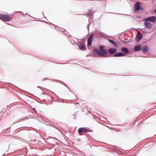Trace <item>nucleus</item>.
Masks as SVG:
<instances>
[{
    "label": "nucleus",
    "instance_id": "obj_8",
    "mask_svg": "<svg viewBox=\"0 0 156 156\" xmlns=\"http://www.w3.org/2000/svg\"><path fill=\"white\" fill-rule=\"evenodd\" d=\"M116 51V50L114 48H110L108 50V52L110 54H113Z\"/></svg>",
    "mask_w": 156,
    "mask_h": 156
},
{
    "label": "nucleus",
    "instance_id": "obj_2",
    "mask_svg": "<svg viewBox=\"0 0 156 156\" xmlns=\"http://www.w3.org/2000/svg\"><path fill=\"white\" fill-rule=\"evenodd\" d=\"M0 18L5 21H10L11 19V18L9 16L2 14H0Z\"/></svg>",
    "mask_w": 156,
    "mask_h": 156
},
{
    "label": "nucleus",
    "instance_id": "obj_3",
    "mask_svg": "<svg viewBox=\"0 0 156 156\" xmlns=\"http://www.w3.org/2000/svg\"><path fill=\"white\" fill-rule=\"evenodd\" d=\"M144 20L146 21H149L151 22H155L156 21V16H152L146 18Z\"/></svg>",
    "mask_w": 156,
    "mask_h": 156
},
{
    "label": "nucleus",
    "instance_id": "obj_13",
    "mask_svg": "<svg viewBox=\"0 0 156 156\" xmlns=\"http://www.w3.org/2000/svg\"><path fill=\"white\" fill-rule=\"evenodd\" d=\"M122 50L125 53H127L128 52V50L126 48L124 47L122 48Z\"/></svg>",
    "mask_w": 156,
    "mask_h": 156
},
{
    "label": "nucleus",
    "instance_id": "obj_10",
    "mask_svg": "<svg viewBox=\"0 0 156 156\" xmlns=\"http://www.w3.org/2000/svg\"><path fill=\"white\" fill-rule=\"evenodd\" d=\"M80 49L81 50H85L86 48L83 44H80L78 45Z\"/></svg>",
    "mask_w": 156,
    "mask_h": 156
},
{
    "label": "nucleus",
    "instance_id": "obj_5",
    "mask_svg": "<svg viewBox=\"0 0 156 156\" xmlns=\"http://www.w3.org/2000/svg\"><path fill=\"white\" fill-rule=\"evenodd\" d=\"M87 131V130L84 128H80L79 129L78 133L80 135H82L83 133Z\"/></svg>",
    "mask_w": 156,
    "mask_h": 156
},
{
    "label": "nucleus",
    "instance_id": "obj_6",
    "mask_svg": "<svg viewBox=\"0 0 156 156\" xmlns=\"http://www.w3.org/2000/svg\"><path fill=\"white\" fill-rule=\"evenodd\" d=\"M142 50L144 53H147L149 52V48L148 46L144 45L143 47Z\"/></svg>",
    "mask_w": 156,
    "mask_h": 156
},
{
    "label": "nucleus",
    "instance_id": "obj_17",
    "mask_svg": "<svg viewBox=\"0 0 156 156\" xmlns=\"http://www.w3.org/2000/svg\"><path fill=\"white\" fill-rule=\"evenodd\" d=\"M155 12L156 13V10H155Z\"/></svg>",
    "mask_w": 156,
    "mask_h": 156
},
{
    "label": "nucleus",
    "instance_id": "obj_15",
    "mask_svg": "<svg viewBox=\"0 0 156 156\" xmlns=\"http://www.w3.org/2000/svg\"><path fill=\"white\" fill-rule=\"evenodd\" d=\"M142 37L141 35H137L136 37V40L138 41L141 39Z\"/></svg>",
    "mask_w": 156,
    "mask_h": 156
},
{
    "label": "nucleus",
    "instance_id": "obj_12",
    "mask_svg": "<svg viewBox=\"0 0 156 156\" xmlns=\"http://www.w3.org/2000/svg\"><path fill=\"white\" fill-rule=\"evenodd\" d=\"M108 41L113 44L115 47H117V44L115 42L110 39H108Z\"/></svg>",
    "mask_w": 156,
    "mask_h": 156
},
{
    "label": "nucleus",
    "instance_id": "obj_7",
    "mask_svg": "<svg viewBox=\"0 0 156 156\" xmlns=\"http://www.w3.org/2000/svg\"><path fill=\"white\" fill-rule=\"evenodd\" d=\"M142 47L141 45H136L134 48V50L135 51H139L141 50Z\"/></svg>",
    "mask_w": 156,
    "mask_h": 156
},
{
    "label": "nucleus",
    "instance_id": "obj_14",
    "mask_svg": "<svg viewBox=\"0 0 156 156\" xmlns=\"http://www.w3.org/2000/svg\"><path fill=\"white\" fill-rule=\"evenodd\" d=\"M124 54L122 53H116L115 54V56L119 57V56H123L124 55Z\"/></svg>",
    "mask_w": 156,
    "mask_h": 156
},
{
    "label": "nucleus",
    "instance_id": "obj_11",
    "mask_svg": "<svg viewBox=\"0 0 156 156\" xmlns=\"http://www.w3.org/2000/svg\"><path fill=\"white\" fill-rule=\"evenodd\" d=\"M92 40L90 38H89L87 40L88 48H89V46L90 47L92 43Z\"/></svg>",
    "mask_w": 156,
    "mask_h": 156
},
{
    "label": "nucleus",
    "instance_id": "obj_9",
    "mask_svg": "<svg viewBox=\"0 0 156 156\" xmlns=\"http://www.w3.org/2000/svg\"><path fill=\"white\" fill-rule=\"evenodd\" d=\"M145 26L148 28L149 29L152 26V24L150 23L147 21H146L145 23Z\"/></svg>",
    "mask_w": 156,
    "mask_h": 156
},
{
    "label": "nucleus",
    "instance_id": "obj_4",
    "mask_svg": "<svg viewBox=\"0 0 156 156\" xmlns=\"http://www.w3.org/2000/svg\"><path fill=\"white\" fill-rule=\"evenodd\" d=\"M134 9L136 11L142 10V9L140 6V3L138 2H137L136 4L134 7Z\"/></svg>",
    "mask_w": 156,
    "mask_h": 156
},
{
    "label": "nucleus",
    "instance_id": "obj_16",
    "mask_svg": "<svg viewBox=\"0 0 156 156\" xmlns=\"http://www.w3.org/2000/svg\"><path fill=\"white\" fill-rule=\"evenodd\" d=\"M93 37V35H91L90 36V37L89 38H91V39H92V38Z\"/></svg>",
    "mask_w": 156,
    "mask_h": 156
},
{
    "label": "nucleus",
    "instance_id": "obj_1",
    "mask_svg": "<svg viewBox=\"0 0 156 156\" xmlns=\"http://www.w3.org/2000/svg\"><path fill=\"white\" fill-rule=\"evenodd\" d=\"M94 52H96L99 56H106L108 55L107 52L101 47H100L99 50L95 49L94 50Z\"/></svg>",
    "mask_w": 156,
    "mask_h": 156
}]
</instances>
